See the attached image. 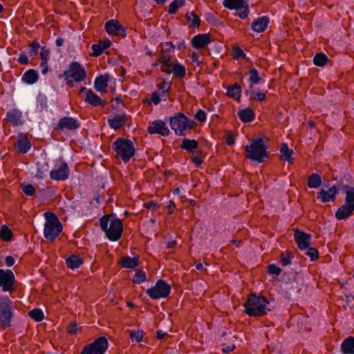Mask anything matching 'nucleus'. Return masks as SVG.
Wrapping results in <instances>:
<instances>
[{"label": "nucleus", "mask_w": 354, "mask_h": 354, "mask_svg": "<svg viewBox=\"0 0 354 354\" xmlns=\"http://www.w3.org/2000/svg\"><path fill=\"white\" fill-rule=\"evenodd\" d=\"M40 45L37 41H33L30 45L29 54L32 56L37 54Z\"/></svg>", "instance_id": "obj_50"}, {"label": "nucleus", "mask_w": 354, "mask_h": 354, "mask_svg": "<svg viewBox=\"0 0 354 354\" xmlns=\"http://www.w3.org/2000/svg\"><path fill=\"white\" fill-rule=\"evenodd\" d=\"M161 100H160V95L156 93V92H153L151 93V102L152 103H153L154 104L157 105L160 102Z\"/></svg>", "instance_id": "obj_54"}, {"label": "nucleus", "mask_w": 354, "mask_h": 354, "mask_svg": "<svg viewBox=\"0 0 354 354\" xmlns=\"http://www.w3.org/2000/svg\"><path fill=\"white\" fill-rule=\"evenodd\" d=\"M105 30L110 35H123L124 32L122 26L113 19L109 20L105 24Z\"/></svg>", "instance_id": "obj_21"}, {"label": "nucleus", "mask_w": 354, "mask_h": 354, "mask_svg": "<svg viewBox=\"0 0 354 354\" xmlns=\"http://www.w3.org/2000/svg\"><path fill=\"white\" fill-rule=\"evenodd\" d=\"M12 233L10 229L6 226L3 225L0 230V238L5 241H9L11 240Z\"/></svg>", "instance_id": "obj_40"}, {"label": "nucleus", "mask_w": 354, "mask_h": 354, "mask_svg": "<svg viewBox=\"0 0 354 354\" xmlns=\"http://www.w3.org/2000/svg\"><path fill=\"white\" fill-rule=\"evenodd\" d=\"M342 351L345 354H354V337H349L342 344Z\"/></svg>", "instance_id": "obj_32"}, {"label": "nucleus", "mask_w": 354, "mask_h": 354, "mask_svg": "<svg viewBox=\"0 0 354 354\" xmlns=\"http://www.w3.org/2000/svg\"><path fill=\"white\" fill-rule=\"evenodd\" d=\"M160 62L167 67L171 66L170 64V58L168 56L163 55L160 58Z\"/></svg>", "instance_id": "obj_58"}, {"label": "nucleus", "mask_w": 354, "mask_h": 354, "mask_svg": "<svg viewBox=\"0 0 354 354\" xmlns=\"http://www.w3.org/2000/svg\"><path fill=\"white\" fill-rule=\"evenodd\" d=\"M172 72L179 78H183L185 75V68L180 63H175L172 65Z\"/></svg>", "instance_id": "obj_38"}, {"label": "nucleus", "mask_w": 354, "mask_h": 354, "mask_svg": "<svg viewBox=\"0 0 354 354\" xmlns=\"http://www.w3.org/2000/svg\"><path fill=\"white\" fill-rule=\"evenodd\" d=\"M189 57L192 63L195 64L197 66L201 65V62L198 59V54L196 52L193 51L189 53Z\"/></svg>", "instance_id": "obj_53"}, {"label": "nucleus", "mask_w": 354, "mask_h": 354, "mask_svg": "<svg viewBox=\"0 0 354 354\" xmlns=\"http://www.w3.org/2000/svg\"><path fill=\"white\" fill-rule=\"evenodd\" d=\"M187 23L189 28H198L201 24L200 18L193 12L187 13Z\"/></svg>", "instance_id": "obj_35"}, {"label": "nucleus", "mask_w": 354, "mask_h": 354, "mask_svg": "<svg viewBox=\"0 0 354 354\" xmlns=\"http://www.w3.org/2000/svg\"><path fill=\"white\" fill-rule=\"evenodd\" d=\"M294 237L298 248L301 250L308 248L310 243V236L298 230L295 231Z\"/></svg>", "instance_id": "obj_17"}, {"label": "nucleus", "mask_w": 354, "mask_h": 354, "mask_svg": "<svg viewBox=\"0 0 354 354\" xmlns=\"http://www.w3.org/2000/svg\"><path fill=\"white\" fill-rule=\"evenodd\" d=\"M24 193L27 196H33L35 193V187L30 185H22L21 186Z\"/></svg>", "instance_id": "obj_46"}, {"label": "nucleus", "mask_w": 354, "mask_h": 354, "mask_svg": "<svg viewBox=\"0 0 354 354\" xmlns=\"http://www.w3.org/2000/svg\"><path fill=\"white\" fill-rule=\"evenodd\" d=\"M241 86L236 83H235L232 85H230L227 88V95L230 97H232V98L238 100L240 98V97L241 95Z\"/></svg>", "instance_id": "obj_34"}, {"label": "nucleus", "mask_w": 354, "mask_h": 354, "mask_svg": "<svg viewBox=\"0 0 354 354\" xmlns=\"http://www.w3.org/2000/svg\"><path fill=\"white\" fill-rule=\"evenodd\" d=\"M234 348H235L234 345L231 344L229 346H224L222 348V351L225 353H230V352L232 351L234 349Z\"/></svg>", "instance_id": "obj_64"}, {"label": "nucleus", "mask_w": 354, "mask_h": 354, "mask_svg": "<svg viewBox=\"0 0 354 354\" xmlns=\"http://www.w3.org/2000/svg\"><path fill=\"white\" fill-rule=\"evenodd\" d=\"M109 343L105 337H100L93 343L84 348L81 354H104L108 348Z\"/></svg>", "instance_id": "obj_12"}, {"label": "nucleus", "mask_w": 354, "mask_h": 354, "mask_svg": "<svg viewBox=\"0 0 354 354\" xmlns=\"http://www.w3.org/2000/svg\"><path fill=\"white\" fill-rule=\"evenodd\" d=\"M66 263L69 268L74 270L83 263V260L80 256L71 255L66 259Z\"/></svg>", "instance_id": "obj_31"}, {"label": "nucleus", "mask_w": 354, "mask_h": 354, "mask_svg": "<svg viewBox=\"0 0 354 354\" xmlns=\"http://www.w3.org/2000/svg\"><path fill=\"white\" fill-rule=\"evenodd\" d=\"M66 84L73 87L75 83L84 81L86 77L84 67L77 62H71L63 73Z\"/></svg>", "instance_id": "obj_6"}, {"label": "nucleus", "mask_w": 354, "mask_h": 354, "mask_svg": "<svg viewBox=\"0 0 354 354\" xmlns=\"http://www.w3.org/2000/svg\"><path fill=\"white\" fill-rule=\"evenodd\" d=\"M28 61V57L24 54L20 55L18 58V62L22 64H27Z\"/></svg>", "instance_id": "obj_61"}, {"label": "nucleus", "mask_w": 354, "mask_h": 354, "mask_svg": "<svg viewBox=\"0 0 354 354\" xmlns=\"http://www.w3.org/2000/svg\"><path fill=\"white\" fill-rule=\"evenodd\" d=\"M39 80V73L35 69H29L26 71L22 77L21 80L23 82L26 84H35Z\"/></svg>", "instance_id": "obj_27"}, {"label": "nucleus", "mask_w": 354, "mask_h": 354, "mask_svg": "<svg viewBox=\"0 0 354 354\" xmlns=\"http://www.w3.org/2000/svg\"><path fill=\"white\" fill-rule=\"evenodd\" d=\"M269 21V18L266 16L258 17L253 21L251 28L254 32H262L267 28Z\"/></svg>", "instance_id": "obj_23"}, {"label": "nucleus", "mask_w": 354, "mask_h": 354, "mask_svg": "<svg viewBox=\"0 0 354 354\" xmlns=\"http://www.w3.org/2000/svg\"><path fill=\"white\" fill-rule=\"evenodd\" d=\"M147 131L150 134H160L162 136H167L169 134V129L165 122L162 120H156L147 127Z\"/></svg>", "instance_id": "obj_15"}, {"label": "nucleus", "mask_w": 354, "mask_h": 354, "mask_svg": "<svg viewBox=\"0 0 354 354\" xmlns=\"http://www.w3.org/2000/svg\"><path fill=\"white\" fill-rule=\"evenodd\" d=\"M268 304L266 297L252 295L244 305L245 311L250 316H262L270 310Z\"/></svg>", "instance_id": "obj_3"}, {"label": "nucleus", "mask_w": 354, "mask_h": 354, "mask_svg": "<svg viewBox=\"0 0 354 354\" xmlns=\"http://www.w3.org/2000/svg\"><path fill=\"white\" fill-rule=\"evenodd\" d=\"M41 71L43 75H46L49 71L48 62H40Z\"/></svg>", "instance_id": "obj_56"}, {"label": "nucleus", "mask_w": 354, "mask_h": 354, "mask_svg": "<svg viewBox=\"0 0 354 354\" xmlns=\"http://www.w3.org/2000/svg\"><path fill=\"white\" fill-rule=\"evenodd\" d=\"M120 263L123 268L128 269H135L140 264L139 257H131L125 256L121 258Z\"/></svg>", "instance_id": "obj_25"}, {"label": "nucleus", "mask_w": 354, "mask_h": 354, "mask_svg": "<svg viewBox=\"0 0 354 354\" xmlns=\"http://www.w3.org/2000/svg\"><path fill=\"white\" fill-rule=\"evenodd\" d=\"M92 50H93V55L94 56H99L100 55L103 51L104 50L102 45L99 44H93L91 46Z\"/></svg>", "instance_id": "obj_51"}, {"label": "nucleus", "mask_w": 354, "mask_h": 354, "mask_svg": "<svg viewBox=\"0 0 354 354\" xmlns=\"http://www.w3.org/2000/svg\"><path fill=\"white\" fill-rule=\"evenodd\" d=\"M77 330H78V327H77V324H75V323H73V324H70L68 327V333L71 335L75 334L77 332Z\"/></svg>", "instance_id": "obj_57"}, {"label": "nucleus", "mask_w": 354, "mask_h": 354, "mask_svg": "<svg viewBox=\"0 0 354 354\" xmlns=\"http://www.w3.org/2000/svg\"><path fill=\"white\" fill-rule=\"evenodd\" d=\"M15 261L14 258L11 256H8L5 259V263L6 264V266L8 267L12 266L15 264Z\"/></svg>", "instance_id": "obj_62"}, {"label": "nucleus", "mask_w": 354, "mask_h": 354, "mask_svg": "<svg viewBox=\"0 0 354 354\" xmlns=\"http://www.w3.org/2000/svg\"><path fill=\"white\" fill-rule=\"evenodd\" d=\"M6 118L9 122L14 126H19L22 124L21 112L17 109H12L6 114Z\"/></svg>", "instance_id": "obj_26"}, {"label": "nucleus", "mask_w": 354, "mask_h": 354, "mask_svg": "<svg viewBox=\"0 0 354 354\" xmlns=\"http://www.w3.org/2000/svg\"><path fill=\"white\" fill-rule=\"evenodd\" d=\"M171 286L163 280H158L155 286L148 288L146 293L153 299H160L169 296Z\"/></svg>", "instance_id": "obj_11"}, {"label": "nucleus", "mask_w": 354, "mask_h": 354, "mask_svg": "<svg viewBox=\"0 0 354 354\" xmlns=\"http://www.w3.org/2000/svg\"><path fill=\"white\" fill-rule=\"evenodd\" d=\"M15 281V276L11 270L0 269V288L4 292L10 291Z\"/></svg>", "instance_id": "obj_14"}, {"label": "nucleus", "mask_w": 354, "mask_h": 354, "mask_svg": "<svg viewBox=\"0 0 354 354\" xmlns=\"http://www.w3.org/2000/svg\"><path fill=\"white\" fill-rule=\"evenodd\" d=\"M306 250V254L308 255L312 261H314L317 259L318 257V252L316 249L308 247Z\"/></svg>", "instance_id": "obj_49"}, {"label": "nucleus", "mask_w": 354, "mask_h": 354, "mask_svg": "<svg viewBox=\"0 0 354 354\" xmlns=\"http://www.w3.org/2000/svg\"><path fill=\"white\" fill-rule=\"evenodd\" d=\"M17 146L20 152L26 153L30 149L31 144L26 136L20 135L18 138Z\"/></svg>", "instance_id": "obj_28"}, {"label": "nucleus", "mask_w": 354, "mask_h": 354, "mask_svg": "<svg viewBox=\"0 0 354 354\" xmlns=\"http://www.w3.org/2000/svg\"><path fill=\"white\" fill-rule=\"evenodd\" d=\"M281 158L288 162H292V156L293 151L290 149L286 143H282L280 148Z\"/></svg>", "instance_id": "obj_33"}, {"label": "nucleus", "mask_w": 354, "mask_h": 354, "mask_svg": "<svg viewBox=\"0 0 354 354\" xmlns=\"http://www.w3.org/2000/svg\"><path fill=\"white\" fill-rule=\"evenodd\" d=\"M116 158L127 162L135 155L136 148L132 141L121 137L118 138L112 145Z\"/></svg>", "instance_id": "obj_4"}, {"label": "nucleus", "mask_w": 354, "mask_h": 354, "mask_svg": "<svg viewBox=\"0 0 354 354\" xmlns=\"http://www.w3.org/2000/svg\"><path fill=\"white\" fill-rule=\"evenodd\" d=\"M250 77L248 82L252 84H261L265 83V80L259 75V73L255 68H252L249 71Z\"/></svg>", "instance_id": "obj_29"}, {"label": "nucleus", "mask_w": 354, "mask_h": 354, "mask_svg": "<svg viewBox=\"0 0 354 354\" xmlns=\"http://www.w3.org/2000/svg\"><path fill=\"white\" fill-rule=\"evenodd\" d=\"M109 80L110 75L108 74L97 76L94 82V87L96 91L100 93H106Z\"/></svg>", "instance_id": "obj_22"}, {"label": "nucleus", "mask_w": 354, "mask_h": 354, "mask_svg": "<svg viewBox=\"0 0 354 354\" xmlns=\"http://www.w3.org/2000/svg\"><path fill=\"white\" fill-rule=\"evenodd\" d=\"M337 194V190L335 186H333L327 190L322 189L317 193V197L321 199L322 203H327L335 201Z\"/></svg>", "instance_id": "obj_20"}, {"label": "nucleus", "mask_w": 354, "mask_h": 354, "mask_svg": "<svg viewBox=\"0 0 354 354\" xmlns=\"http://www.w3.org/2000/svg\"><path fill=\"white\" fill-rule=\"evenodd\" d=\"M12 315V301L8 297H0V324L3 328L10 326Z\"/></svg>", "instance_id": "obj_9"}, {"label": "nucleus", "mask_w": 354, "mask_h": 354, "mask_svg": "<svg viewBox=\"0 0 354 354\" xmlns=\"http://www.w3.org/2000/svg\"><path fill=\"white\" fill-rule=\"evenodd\" d=\"M169 124L178 136L184 135L185 131L194 128L196 125L194 120H189L184 114L180 113L170 118Z\"/></svg>", "instance_id": "obj_8"}, {"label": "nucleus", "mask_w": 354, "mask_h": 354, "mask_svg": "<svg viewBox=\"0 0 354 354\" xmlns=\"http://www.w3.org/2000/svg\"><path fill=\"white\" fill-rule=\"evenodd\" d=\"M69 169L68 164L62 159L58 158L54 160L53 167L50 171V177L56 181H64L68 178Z\"/></svg>", "instance_id": "obj_10"}, {"label": "nucleus", "mask_w": 354, "mask_h": 354, "mask_svg": "<svg viewBox=\"0 0 354 354\" xmlns=\"http://www.w3.org/2000/svg\"><path fill=\"white\" fill-rule=\"evenodd\" d=\"M223 6L231 10L236 11V15L241 19L247 17L249 12V8L245 0H224Z\"/></svg>", "instance_id": "obj_13"}, {"label": "nucleus", "mask_w": 354, "mask_h": 354, "mask_svg": "<svg viewBox=\"0 0 354 354\" xmlns=\"http://www.w3.org/2000/svg\"><path fill=\"white\" fill-rule=\"evenodd\" d=\"M343 189L345 193L344 203L335 212V217L339 221L348 218L354 212V187L344 185Z\"/></svg>", "instance_id": "obj_5"}, {"label": "nucleus", "mask_w": 354, "mask_h": 354, "mask_svg": "<svg viewBox=\"0 0 354 354\" xmlns=\"http://www.w3.org/2000/svg\"><path fill=\"white\" fill-rule=\"evenodd\" d=\"M321 176L316 173L311 174L308 179V186L310 188H317L321 185Z\"/></svg>", "instance_id": "obj_36"}, {"label": "nucleus", "mask_w": 354, "mask_h": 354, "mask_svg": "<svg viewBox=\"0 0 354 354\" xmlns=\"http://www.w3.org/2000/svg\"><path fill=\"white\" fill-rule=\"evenodd\" d=\"M100 227L111 241L119 240L123 232L121 220L111 215H105L100 218Z\"/></svg>", "instance_id": "obj_1"}, {"label": "nucleus", "mask_w": 354, "mask_h": 354, "mask_svg": "<svg viewBox=\"0 0 354 354\" xmlns=\"http://www.w3.org/2000/svg\"><path fill=\"white\" fill-rule=\"evenodd\" d=\"M226 143L230 146H233L235 143L234 136L232 133H229L226 137Z\"/></svg>", "instance_id": "obj_60"}, {"label": "nucleus", "mask_w": 354, "mask_h": 354, "mask_svg": "<svg viewBox=\"0 0 354 354\" xmlns=\"http://www.w3.org/2000/svg\"><path fill=\"white\" fill-rule=\"evenodd\" d=\"M211 41L208 33L198 34L193 37L191 43L194 48L201 49L207 46Z\"/></svg>", "instance_id": "obj_18"}, {"label": "nucleus", "mask_w": 354, "mask_h": 354, "mask_svg": "<svg viewBox=\"0 0 354 354\" xmlns=\"http://www.w3.org/2000/svg\"><path fill=\"white\" fill-rule=\"evenodd\" d=\"M281 272V269L274 264H270L268 266V272L270 274L278 276Z\"/></svg>", "instance_id": "obj_47"}, {"label": "nucleus", "mask_w": 354, "mask_h": 354, "mask_svg": "<svg viewBox=\"0 0 354 354\" xmlns=\"http://www.w3.org/2000/svg\"><path fill=\"white\" fill-rule=\"evenodd\" d=\"M46 223L44 229V235L48 240H55L62 230V225L57 217L51 212L44 214Z\"/></svg>", "instance_id": "obj_7"}, {"label": "nucleus", "mask_w": 354, "mask_h": 354, "mask_svg": "<svg viewBox=\"0 0 354 354\" xmlns=\"http://www.w3.org/2000/svg\"><path fill=\"white\" fill-rule=\"evenodd\" d=\"M131 339L133 342L138 343L142 341L143 337V332L142 330L131 331L130 334Z\"/></svg>", "instance_id": "obj_45"}, {"label": "nucleus", "mask_w": 354, "mask_h": 354, "mask_svg": "<svg viewBox=\"0 0 354 354\" xmlns=\"http://www.w3.org/2000/svg\"><path fill=\"white\" fill-rule=\"evenodd\" d=\"M245 157L252 161L261 163L268 158L267 147L261 138L252 140L245 147Z\"/></svg>", "instance_id": "obj_2"}, {"label": "nucleus", "mask_w": 354, "mask_h": 354, "mask_svg": "<svg viewBox=\"0 0 354 354\" xmlns=\"http://www.w3.org/2000/svg\"><path fill=\"white\" fill-rule=\"evenodd\" d=\"M146 279L147 278L145 272L142 270H138L136 272L132 281L136 284H140L141 283L145 281Z\"/></svg>", "instance_id": "obj_43"}, {"label": "nucleus", "mask_w": 354, "mask_h": 354, "mask_svg": "<svg viewBox=\"0 0 354 354\" xmlns=\"http://www.w3.org/2000/svg\"><path fill=\"white\" fill-rule=\"evenodd\" d=\"M238 115L243 122H250L254 119L255 114L250 109H244L238 111Z\"/></svg>", "instance_id": "obj_30"}, {"label": "nucleus", "mask_w": 354, "mask_h": 354, "mask_svg": "<svg viewBox=\"0 0 354 354\" xmlns=\"http://www.w3.org/2000/svg\"><path fill=\"white\" fill-rule=\"evenodd\" d=\"M127 122L125 115L117 114L113 118L108 119V123L111 128L117 130L123 127Z\"/></svg>", "instance_id": "obj_24"}, {"label": "nucleus", "mask_w": 354, "mask_h": 354, "mask_svg": "<svg viewBox=\"0 0 354 354\" xmlns=\"http://www.w3.org/2000/svg\"><path fill=\"white\" fill-rule=\"evenodd\" d=\"M100 44L102 45L104 50H106L111 46V41L109 39L105 38L100 41Z\"/></svg>", "instance_id": "obj_59"}, {"label": "nucleus", "mask_w": 354, "mask_h": 354, "mask_svg": "<svg viewBox=\"0 0 354 354\" xmlns=\"http://www.w3.org/2000/svg\"><path fill=\"white\" fill-rule=\"evenodd\" d=\"M58 127L62 129L75 130L80 127L78 121L71 117H64L61 118L58 122Z\"/></svg>", "instance_id": "obj_19"}, {"label": "nucleus", "mask_w": 354, "mask_h": 354, "mask_svg": "<svg viewBox=\"0 0 354 354\" xmlns=\"http://www.w3.org/2000/svg\"><path fill=\"white\" fill-rule=\"evenodd\" d=\"M198 147V142L196 140H189L185 138L180 145V148L188 151H192Z\"/></svg>", "instance_id": "obj_37"}, {"label": "nucleus", "mask_w": 354, "mask_h": 354, "mask_svg": "<svg viewBox=\"0 0 354 354\" xmlns=\"http://www.w3.org/2000/svg\"><path fill=\"white\" fill-rule=\"evenodd\" d=\"M328 60L327 56L324 53H318L313 58V63L315 66H324Z\"/></svg>", "instance_id": "obj_42"}, {"label": "nucleus", "mask_w": 354, "mask_h": 354, "mask_svg": "<svg viewBox=\"0 0 354 354\" xmlns=\"http://www.w3.org/2000/svg\"><path fill=\"white\" fill-rule=\"evenodd\" d=\"M281 264L284 266H288L289 264H290L291 263V259H290V257L288 254H281Z\"/></svg>", "instance_id": "obj_55"}, {"label": "nucleus", "mask_w": 354, "mask_h": 354, "mask_svg": "<svg viewBox=\"0 0 354 354\" xmlns=\"http://www.w3.org/2000/svg\"><path fill=\"white\" fill-rule=\"evenodd\" d=\"M250 97L252 100L257 99L259 102H262L266 99V93L261 91L255 93L253 91V87L251 85L250 86Z\"/></svg>", "instance_id": "obj_44"}, {"label": "nucleus", "mask_w": 354, "mask_h": 354, "mask_svg": "<svg viewBox=\"0 0 354 354\" xmlns=\"http://www.w3.org/2000/svg\"><path fill=\"white\" fill-rule=\"evenodd\" d=\"M41 62H48L50 58V50L42 47L40 52Z\"/></svg>", "instance_id": "obj_48"}, {"label": "nucleus", "mask_w": 354, "mask_h": 354, "mask_svg": "<svg viewBox=\"0 0 354 354\" xmlns=\"http://www.w3.org/2000/svg\"><path fill=\"white\" fill-rule=\"evenodd\" d=\"M194 118L197 120L203 122L206 120L207 114L203 110L199 109L195 114Z\"/></svg>", "instance_id": "obj_52"}, {"label": "nucleus", "mask_w": 354, "mask_h": 354, "mask_svg": "<svg viewBox=\"0 0 354 354\" xmlns=\"http://www.w3.org/2000/svg\"><path fill=\"white\" fill-rule=\"evenodd\" d=\"M185 4V0H174L169 6L168 12L174 14L176 11L182 8Z\"/></svg>", "instance_id": "obj_39"}, {"label": "nucleus", "mask_w": 354, "mask_h": 354, "mask_svg": "<svg viewBox=\"0 0 354 354\" xmlns=\"http://www.w3.org/2000/svg\"><path fill=\"white\" fill-rule=\"evenodd\" d=\"M29 316L36 322H41L44 319L43 311L39 308H34L28 313Z\"/></svg>", "instance_id": "obj_41"}, {"label": "nucleus", "mask_w": 354, "mask_h": 354, "mask_svg": "<svg viewBox=\"0 0 354 354\" xmlns=\"http://www.w3.org/2000/svg\"><path fill=\"white\" fill-rule=\"evenodd\" d=\"M169 84L168 82H164L162 85V87L160 88L162 91V93H164V95H166L168 93L169 88Z\"/></svg>", "instance_id": "obj_63"}, {"label": "nucleus", "mask_w": 354, "mask_h": 354, "mask_svg": "<svg viewBox=\"0 0 354 354\" xmlns=\"http://www.w3.org/2000/svg\"><path fill=\"white\" fill-rule=\"evenodd\" d=\"M81 92H86L85 102L93 106H104L106 104V102L102 100L97 94H95L92 90L86 89V87L81 88Z\"/></svg>", "instance_id": "obj_16"}]
</instances>
